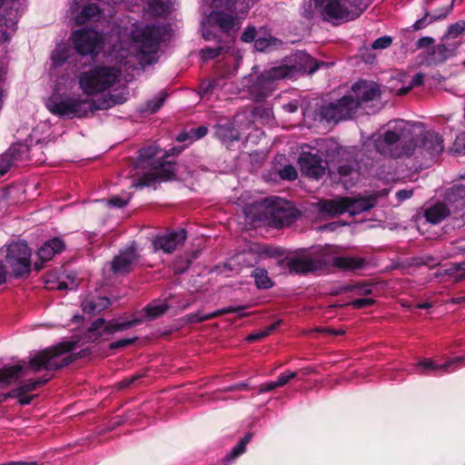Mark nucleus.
I'll list each match as a JSON object with an SVG mask.
<instances>
[{"label": "nucleus", "instance_id": "2", "mask_svg": "<svg viewBox=\"0 0 465 465\" xmlns=\"http://www.w3.org/2000/svg\"><path fill=\"white\" fill-rule=\"evenodd\" d=\"M371 142L380 154L393 158L423 152L434 156L440 154L444 147L437 133L426 131L420 124L403 120L390 123L382 134L372 135Z\"/></svg>", "mask_w": 465, "mask_h": 465}, {"label": "nucleus", "instance_id": "14", "mask_svg": "<svg viewBox=\"0 0 465 465\" xmlns=\"http://www.w3.org/2000/svg\"><path fill=\"white\" fill-rule=\"evenodd\" d=\"M263 204L268 209V215L277 227L290 225L297 218V211L292 203L279 197L267 198L263 201Z\"/></svg>", "mask_w": 465, "mask_h": 465}, {"label": "nucleus", "instance_id": "58", "mask_svg": "<svg viewBox=\"0 0 465 465\" xmlns=\"http://www.w3.org/2000/svg\"><path fill=\"white\" fill-rule=\"evenodd\" d=\"M283 109L288 113H294L298 110V102L292 101L283 105Z\"/></svg>", "mask_w": 465, "mask_h": 465}, {"label": "nucleus", "instance_id": "61", "mask_svg": "<svg viewBox=\"0 0 465 465\" xmlns=\"http://www.w3.org/2000/svg\"><path fill=\"white\" fill-rule=\"evenodd\" d=\"M6 274V268L5 265H3L2 261H0V284L5 282Z\"/></svg>", "mask_w": 465, "mask_h": 465}, {"label": "nucleus", "instance_id": "46", "mask_svg": "<svg viewBox=\"0 0 465 465\" xmlns=\"http://www.w3.org/2000/svg\"><path fill=\"white\" fill-rule=\"evenodd\" d=\"M274 328H275V324H272L269 328H267L265 331H259L256 333H252L247 337V341H255L261 340V339L266 337L272 330H274Z\"/></svg>", "mask_w": 465, "mask_h": 465}, {"label": "nucleus", "instance_id": "28", "mask_svg": "<svg viewBox=\"0 0 465 465\" xmlns=\"http://www.w3.org/2000/svg\"><path fill=\"white\" fill-rule=\"evenodd\" d=\"M64 248V242L58 239L54 238L45 242L38 250V256L43 261L51 260L54 254L60 253Z\"/></svg>", "mask_w": 465, "mask_h": 465}, {"label": "nucleus", "instance_id": "16", "mask_svg": "<svg viewBox=\"0 0 465 465\" xmlns=\"http://www.w3.org/2000/svg\"><path fill=\"white\" fill-rule=\"evenodd\" d=\"M143 318H134L131 321H112L105 324L104 320L100 318L91 324L89 331L97 338L105 334H113L117 331H125L143 322Z\"/></svg>", "mask_w": 465, "mask_h": 465}, {"label": "nucleus", "instance_id": "38", "mask_svg": "<svg viewBox=\"0 0 465 465\" xmlns=\"http://www.w3.org/2000/svg\"><path fill=\"white\" fill-rule=\"evenodd\" d=\"M344 290L346 292H355L359 295H368L372 292V285L370 283H355L347 285Z\"/></svg>", "mask_w": 465, "mask_h": 465}, {"label": "nucleus", "instance_id": "47", "mask_svg": "<svg viewBox=\"0 0 465 465\" xmlns=\"http://www.w3.org/2000/svg\"><path fill=\"white\" fill-rule=\"evenodd\" d=\"M256 29L254 26H248L242 33L241 39L245 43H251L255 39Z\"/></svg>", "mask_w": 465, "mask_h": 465}, {"label": "nucleus", "instance_id": "43", "mask_svg": "<svg viewBox=\"0 0 465 465\" xmlns=\"http://www.w3.org/2000/svg\"><path fill=\"white\" fill-rule=\"evenodd\" d=\"M465 32V22L460 21L450 26L448 34L450 36L457 37L461 33Z\"/></svg>", "mask_w": 465, "mask_h": 465}, {"label": "nucleus", "instance_id": "33", "mask_svg": "<svg viewBox=\"0 0 465 465\" xmlns=\"http://www.w3.org/2000/svg\"><path fill=\"white\" fill-rule=\"evenodd\" d=\"M252 276L255 281V284L259 289H269L272 286V281L268 276L267 271L261 268H256L252 272Z\"/></svg>", "mask_w": 465, "mask_h": 465}, {"label": "nucleus", "instance_id": "7", "mask_svg": "<svg viewBox=\"0 0 465 465\" xmlns=\"http://www.w3.org/2000/svg\"><path fill=\"white\" fill-rule=\"evenodd\" d=\"M302 65L297 64H280L269 69H265L260 75L255 76L253 74H250L248 82L252 81L255 77L256 80L252 84H244L249 89V92L256 100H261L268 95L274 88L277 81L285 78H292L300 71Z\"/></svg>", "mask_w": 465, "mask_h": 465}, {"label": "nucleus", "instance_id": "54", "mask_svg": "<svg viewBox=\"0 0 465 465\" xmlns=\"http://www.w3.org/2000/svg\"><path fill=\"white\" fill-rule=\"evenodd\" d=\"M221 48H204L202 50L204 59H213L220 54Z\"/></svg>", "mask_w": 465, "mask_h": 465}, {"label": "nucleus", "instance_id": "25", "mask_svg": "<svg viewBox=\"0 0 465 465\" xmlns=\"http://www.w3.org/2000/svg\"><path fill=\"white\" fill-rule=\"evenodd\" d=\"M50 378L51 377L48 376L46 378L35 381L30 380L22 384L21 386H19L18 388L13 390L11 394L13 397L18 398L21 404H29L33 397L25 396V393L36 390L38 387H40L41 385L45 384L47 381H49Z\"/></svg>", "mask_w": 465, "mask_h": 465}, {"label": "nucleus", "instance_id": "30", "mask_svg": "<svg viewBox=\"0 0 465 465\" xmlns=\"http://www.w3.org/2000/svg\"><path fill=\"white\" fill-rule=\"evenodd\" d=\"M450 214V211L444 203H436L428 207L424 212V217L433 224L440 223Z\"/></svg>", "mask_w": 465, "mask_h": 465}, {"label": "nucleus", "instance_id": "55", "mask_svg": "<svg viewBox=\"0 0 465 465\" xmlns=\"http://www.w3.org/2000/svg\"><path fill=\"white\" fill-rule=\"evenodd\" d=\"M454 278L457 282L465 280V262H460L456 266V273L454 274Z\"/></svg>", "mask_w": 465, "mask_h": 465}, {"label": "nucleus", "instance_id": "57", "mask_svg": "<svg viewBox=\"0 0 465 465\" xmlns=\"http://www.w3.org/2000/svg\"><path fill=\"white\" fill-rule=\"evenodd\" d=\"M213 84L211 82H203L200 86V94L204 98L210 92H212Z\"/></svg>", "mask_w": 465, "mask_h": 465}, {"label": "nucleus", "instance_id": "26", "mask_svg": "<svg viewBox=\"0 0 465 465\" xmlns=\"http://www.w3.org/2000/svg\"><path fill=\"white\" fill-rule=\"evenodd\" d=\"M75 55L71 48L65 45H57L54 50L51 59L54 68L63 66L65 64H72L75 61Z\"/></svg>", "mask_w": 465, "mask_h": 465}, {"label": "nucleus", "instance_id": "37", "mask_svg": "<svg viewBox=\"0 0 465 465\" xmlns=\"http://www.w3.org/2000/svg\"><path fill=\"white\" fill-rule=\"evenodd\" d=\"M424 75L422 74H416L408 84V85H403L397 91L398 95H405L407 94L411 89L420 86L423 83Z\"/></svg>", "mask_w": 465, "mask_h": 465}, {"label": "nucleus", "instance_id": "23", "mask_svg": "<svg viewBox=\"0 0 465 465\" xmlns=\"http://www.w3.org/2000/svg\"><path fill=\"white\" fill-rule=\"evenodd\" d=\"M240 117L241 115L238 114L232 122L218 124L216 125V136L224 143L238 140L240 137L239 128H241L239 124Z\"/></svg>", "mask_w": 465, "mask_h": 465}, {"label": "nucleus", "instance_id": "3", "mask_svg": "<svg viewBox=\"0 0 465 465\" xmlns=\"http://www.w3.org/2000/svg\"><path fill=\"white\" fill-rule=\"evenodd\" d=\"M165 33L164 26L133 24L130 27L119 29L115 35L111 36L114 43L107 55L129 67H134L135 64H151L156 61L159 45Z\"/></svg>", "mask_w": 465, "mask_h": 465}, {"label": "nucleus", "instance_id": "52", "mask_svg": "<svg viewBox=\"0 0 465 465\" xmlns=\"http://www.w3.org/2000/svg\"><path fill=\"white\" fill-rule=\"evenodd\" d=\"M143 377L142 374H135V375H133L132 377L130 378H127V379H124L123 381H121L119 383H118V387L120 389H124V388H128L130 387L132 384H134L136 381L140 380L141 378Z\"/></svg>", "mask_w": 465, "mask_h": 465}, {"label": "nucleus", "instance_id": "15", "mask_svg": "<svg viewBox=\"0 0 465 465\" xmlns=\"http://www.w3.org/2000/svg\"><path fill=\"white\" fill-rule=\"evenodd\" d=\"M302 173L309 177L319 179L325 173V164L320 149L303 145L298 161Z\"/></svg>", "mask_w": 465, "mask_h": 465}, {"label": "nucleus", "instance_id": "29", "mask_svg": "<svg viewBox=\"0 0 465 465\" xmlns=\"http://www.w3.org/2000/svg\"><path fill=\"white\" fill-rule=\"evenodd\" d=\"M243 309H244V307H240V306H237V307L228 306V307L223 308L221 310L214 311L211 313H203L202 312H198L196 313H192L189 316V319L192 322H199L211 320V319L219 317V316H221L223 314H226V313L240 312Z\"/></svg>", "mask_w": 465, "mask_h": 465}, {"label": "nucleus", "instance_id": "24", "mask_svg": "<svg viewBox=\"0 0 465 465\" xmlns=\"http://www.w3.org/2000/svg\"><path fill=\"white\" fill-rule=\"evenodd\" d=\"M25 147L22 144H14L7 151L0 155V174L4 175L10 167L15 164L20 159Z\"/></svg>", "mask_w": 465, "mask_h": 465}, {"label": "nucleus", "instance_id": "49", "mask_svg": "<svg viewBox=\"0 0 465 465\" xmlns=\"http://www.w3.org/2000/svg\"><path fill=\"white\" fill-rule=\"evenodd\" d=\"M454 151L458 153H465V133L457 136L454 143Z\"/></svg>", "mask_w": 465, "mask_h": 465}, {"label": "nucleus", "instance_id": "13", "mask_svg": "<svg viewBox=\"0 0 465 465\" xmlns=\"http://www.w3.org/2000/svg\"><path fill=\"white\" fill-rule=\"evenodd\" d=\"M359 101L354 99L351 93L345 94L336 102L323 105L321 109V115L327 122L338 123L341 120L350 119L357 111Z\"/></svg>", "mask_w": 465, "mask_h": 465}, {"label": "nucleus", "instance_id": "10", "mask_svg": "<svg viewBox=\"0 0 465 465\" xmlns=\"http://www.w3.org/2000/svg\"><path fill=\"white\" fill-rule=\"evenodd\" d=\"M25 5V0H0V42L9 41Z\"/></svg>", "mask_w": 465, "mask_h": 465}, {"label": "nucleus", "instance_id": "5", "mask_svg": "<svg viewBox=\"0 0 465 465\" xmlns=\"http://www.w3.org/2000/svg\"><path fill=\"white\" fill-rule=\"evenodd\" d=\"M364 260L360 257L344 256L331 246L317 247L307 255L297 256L288 262L292 272L304 273L321 269L322 266H334L342 270L361 268Z\"/></svg>", "mask_w": 465, "mask_h": 465}, {"label": "nucleus", "instance_id": "9", "mask_svg": "<svg viewBox=\"0 0 465 465\" xmlns=\"http://www.w3.org/2000/svg\"><path fill=\"white\" fill-rule=\"evenodd\" d=\"M361 5L360 0H315V7L330 22L354 20L361 14Z\"/></svg>", "mask_w": 465, "mask_h": 465}, {"label": "nucleus", "instance_id": "39", "mask_svg": "<svg viewBox=\"0 0 465 465\" xmlns=\"http://www.w3.org/2000/svg\"><path fill=\"white\" fill-rule=\"evenodd\" d=\"M165 97L166 95L163 93H160L159 94H157L153 99L150 100L146 104V108L144 109V112L153 114L158 111L162 107L165 100Z\"/></svg>", "mask_w": 465, "mask_h": 465}, {"label": "nucleus", "instance_id": "4", "mask_svg": "<svg viewBox=\"0 0 465 465\" xmlns=\"http://www.w3.org/2000/svg\"><path fill=\"white\" fill-rule=\"evenodd\" d=\"M74 346V342H63L37 352L30 359L28 365L16 364L3 368L0 370V383L7 385L15 381L26 368L34 371H40L42 370H57L70 364L74 361V357L65 353L73 350Z\"/></svg>", "mask_w": 465, "mask_h": 465}, {"label": "nucleus", "instance_id": "20", "mask_svg": "<svg viewBox=\"0 0 465 465\" xmlns=\"http://www.w3.org/2000/svg\"><path fill=\"white\" fill-rule=\"evenodd\" d=\"M351 94L361 103L376 99L381 94L380 87L373 82L360 81L352 85Z\"/></svg>", "mask_w": 465, "mask_h": 465}, {"label": "nucleus", "instance_id": "60", "mask_svg": "<svg viewBox=\"0 0 465 465\" xmlns=\"http://www.w3.org/2000/svg\"><path fill=\"white\" fill-rule=\"evenodd\" d=\"M433 43V39L431 37H422L418 41L419 47H424L431 45Z\"/></svg>", "mask_w": 465, "mask_h": 465}, {"label": "nucleus", "instance_id": "63", "mask_svg": "<svg viewBox=\"0 0 465 465\" xmlns=\"http://www.w3.org/2000/svg\"><path fill=\"white\" fill-rule=\"evenodd\" d=\"M299 56L301 60H303L305 63L308 61L313 62V59L311 56L307 55L306 54L301 53L299 54Z\"/></svg>", "mask_w": 465, "mask_h": 465}, {"label": "nucleus", "instance_id": "27", "mask_svg": "<svg viewBox=\"0 0 465 465\" xmlns=\"http://www.w3.org/2000/svg\"><path fill=\"white\" fill-rule=\"evenodd\" d=\"M110 305L106 297L88 296L82 302L83 311L90 314L99 313Z\"/></svg>", "mask_w": 465, "mask_h": 465}, {"label": "nucleus", "instance_id": "64", "mask_svg": "<svg viewBox=\"0 0 465 465\" xmlns=\"http://www.w3.org/2000/svg\"><path fill=\"white\" fill-rule=\"evenodd\" d=\"M430 306H431V305H430V303H429V302H423V303H418V304L416 305V308H418V309H428V308H430Z\"/></svg>", "mask_w": 465, "mask_h": 465}, {"label": "nucleus", "instance_id": "36", "mask_svg": "<svg viewBox=\"0 0 465 465\" xmlns=\"http://www.w3.org/2000/svg\"><path fill=\"white\" fill-rule=\"evenodd\" d=\"M167 307L163 303H152L144 308V317L148 320H153L162 315Z\"/></svg>", "mask_w": 465, "mask_h": 465}, {"label": "nucleus", "instance_id": "42", "mask_svg": "<svg viewBox=\"0 0 465 465\" xmlns=\"http://www.w3.org/2000/svg\"><path fill=\"white\" fill-rule=\"evenodd\" d=\"M272 41H275V39H272V37L270 38H266V37H260L258 39L255 40L254 42V47L257 51H265L266 49H268Z\"/></svg>", "mask_w": 465, "mask_h": 465}, {"label": "nucleus", "instance_id": "22", "mask_svg": "<svg viewBox=\"0 0 465 465\" xmlns=\"http://www.w3.org/2000/svg\"><path fill=\"white\" fill-rule=\"evenodd\" d=\"M465 361V356L453 358L446 362L440 364L431 360H423L417 363L416 368L421 373H429L430 371L449 372L456 369L455 365Z\"/></svg>", "mask_w": 465, "mask_h": 465}, {"label": "nucleus", "instance_id": "59", "mask_svg": "<svg viewBox=\"0 0 465 465\" xmlns=\"http://www.w3.org/2000/svg\"><path fill=\"white\" fill-rule=\"evenodd\" d=\"M278 386L276 384V381L268 382V383L261 385L260 392L270 391L274 390Z\"/></svg>", "mask_w": 465, "mask_h": 465}, {"label": "nucleus", "instance_id": "45", "mask_svg": "<svg viewBox=\"0 0 465 465\" xmlns=\"http://www.w3.org/2000/svg\"><path fill=\"white\" fill-rule=\"evenodd\" d=\"M53 278V275H48V278L45 281L47 289L64 290L68 288V285L64 282L58 281L55 282Z\"/></svg>", "mask_w": 465, "mask_h": 465}, {"label": "nucleus", "instance_id": "1", "mask_svg": "<svg viewBox=\"0 0 465 465\" xmlns=\"http://www.w3.org/2000/svg\"><path fill=\"white\" fill-rule=\"evenodd\" d=\"M121 71L112 66H94L79 76V85L84 94L51 95L45 103L47 109L55 115L83 117L95 110H104L123 104V95H109L94 102L85 94H96L113 87L119 82Z\"/></svg>", "mask_w": 465, "mask_h": 465}, {"label": "nucleus", "instance_id": "6", "mask_svg": "<svg viewBox=\"0 0 465 465\" xmlns=\"http://www.w3.org/2000/svg\"><path fill=\"white\" fill-rule=\"evenodd\" d=\"M165 153L157 145H150L140 151L139 157L130 172L134 187L152 184L157 179H170L174 174V166L171 162H163Z\"/></svg>", "mask_w": 465, "mask_h": 465}, {"label": "nucleus", "instance_id": "32", "mask_svg": "<svg viewBox=\"0 0 465 465\" xmlns=\"http://www.w3.org/2000/svg\"><path fill=\"white\" fill-rule=\"evenodd\" d=\"M100 15V8L95 4L85 6L75 17L77 25H84L91 20H97Z\"/></svg>", "mask_w": 465, "mask_h": 465}, {"label": "nucleus", "instance_id": "53", "mask_svg": "<svg viewBox=\"0 0 465 465\" xmlns=\"http://www.w3.org/2000/svg\"><path fill=\"white\" fill-rule=\"evenodd\" d=\"M296 375L297 373L294 371H289L287 373L282 374L276 381L277 386L282 387L285 385L291 379L296 377Z\"/></svg>", "mask_w": 465, "mask_h": 465}, {"label": "nucleus", "instance_id": "34", "mask_svg": "<svg viewBox=\"0 0 465 465\" xmlns=\"http://www.w3.org/2000/svg\"><path fill=\"white\" fill-rule=\"evenodd\" d=\"M147 11L155 16L163 15L169 11V5L163 0H147Z\"/></svg>", "mask_w": 465, "mask_h": 465}, {"label": "nucleus", "instance_id": "48", "mask_svg": "<svg viewBox=\"0 0 465 465\" xmlns=\"http://www.w3.org/2000/svg\"><path fill=\"white\" fill-rule=\"evenodd\" d=\"M391 44V38L389 36H383L376 39L372 44L373 49H383L390 46Z\"/></svg>", "mask_w": 465, "mask_h": 465}, {"label": "nucleus", "instance_id": "21", "mask_svg": "<svg viewBox=\"0 0 465 465\" xmlns=\"http://www.w3.org/2000/svg\"><path fill=\"white\" fill-rule=\"evenodd\" d=\"M438 2L439 1H435L432 3L431 6L430 7V11L426 14V15L413 24L412 27L414 30H420L432 21L445 18L447 16L451 9V5L449 1H447L446 5L441 6Z\"/></svg>", "mask_w": 465, "mask_h": 465}, {"label": "nucleus", "instance_id": "51", "mask_svg": "<svg viewBox=\"0 0 465 465\" xmlns=\"http://www.w3.org/2000/svg\"><path fill=\"white\" fill-rule=\"evenodd\" d=\"M374 303V300L371 298H361L351 302V305L355 308H363L371 306Z\"/></svg>", "mask_w": 465, "mask_h": 465}, {"label": "nucleus", "instance_id": "31", "mask_svg": "<svg viewBox=\"0 0 465 465\" xmlns=\"http://www.w3.org/2000/svg\"><path fill=\"white\" fill-rule=\"evenodd\" d=\"M456 45H445L440 44L434 46L431 52V59L435 63H442L450 56H452L455 53Z\"/></svg>", "mask_w": 465, "mask_h": 465}, {"label": "nucleus", "instance_id": "44", "mask_svg": "<svg viewBox=\"0 0 465 465\" xmlns=\"http://www.w3.org/2000/svg\"><path fill=\"white\" fill-rule=\"evenodd\" d=\"M135 340H136L135 337L122 339V340L111 342L109 345V348L111 350H117V349L124 348L126 346L133 344L135 341Z\"/></svg>", "mask_w": 465, "mask_h": 465}, {"label": "nucleus", "instance_id": "8", "mask_svg": "<svg viewBox=\"0 0 465 465\" xmlns=\"http://www.w3.org/2000/svg\"><path fill=\"white\" fill-rule=\"evenodd\" d=\"M376 204V197H340L324 200L318 203V208L322 215L336 216L344 213L355 215L369 211Z\"/></svg>", "mask_w": 465, "mask_h": 465}, {"label": "nucleus", "instance_id": "41", "mask_svg": "<svg viewBox=\"0 0 465 465\" xmlns=\"http://www.w3.org/2000/svg\"><path fill=\"white\" fill-rule=\"evenodd\" d=\"M252 434L248 433L244 436V438L240 441V443L235 446L232 450V455L233 457H237L244 452L246 444L251 440Z\"/></svg>", "mask_w": 465, "mask_h": 465}, {"label": "nucleus", "instance_id": "35", "mask_svg": "<svg viewBox=\"0 0 465 465\" xmlns=\"http://www.w3.org/2000/svg\"><path fill=\"white\" fill-rule=\"evenodd\" d=\"M207 127L199 126L197 128L191 129L189 133H183L178 135L177 141L185 142L187 140H198L206 135Z\"/></svg>", "mask_w": 465, "mask_h": 465}, {"label": "nucleus", "instance_id": "18", "mask_svg": "<svg viewBox=\"0 0 465 465\" xmlns=\"http://www.w3.org/2000/svg\"><path fill=\"white\" fill-rule=\"evenodd\" d=\"M186 239L184 230H178L157 236L153 242V250H163L166 253H171L181 246Z\"/></svg>", "mask_w": 465, "mask_h": 465}, {"label": "nucleus", "instance_id": "17", "mask_svg": "<svg viewBox=\"0 0 465 465\" xmlns=\"http://www.w3.org/2000/svg\"><path fill=\"white\" fill-rule=\"evenodd\" d=\"M279 254L277 251L267 245H253L248 252L238 253L231 259L227 264L231 269L235 263H242L245 266H252L257 263L262 256H275Z\"/></svg>", "mask_w": 465, "mask_h": 465}, {"label": "nucleus", "instance_id": "11", "mask_svg": "<svg viewBox=\"0 0 465 465\" xmlns=\"http://www.w3.org/2000/svg\"><path fill=\"white\" fill-rule=\"evenodd\" d=\"M71 40L75 51L82 55L96 56L104 45V37L97 31L89 28L74 31Z\"/></svg>", "mask_w": 465, "mask_h": 465}, {"label": "nucleus", "instance_id": "62", "mask_svg": "<svg viewBox=\"0 0 465 465\" xmlns=\"http://www.w3.org/2000/svg\"><path fill=\"white\" fill-rule=\"evenodd\" d=\"M0 465H36L35 462H25V461H10L6 463H2Z\"/></svg>", "mask_w": 465, "mask_h": 465}, {"label": "nucleus", "instance_id": "12", "mask_svg": "<svg viewBox=\"0 0 465 465\" xmlns=\"http://www.w3.org/2000/svg\"><path fill=\"white\" fill-rule=\"evenodd\" d=\"M31 250L22 242H12L5 251V262L10 273L15 277L28 274L31 266Z\"/></svg>", "mask_w": 465, "mask_h": 465}, {"label": "nucleus", "instance_id": "56", "mask_svg": "<svg viewBox=\"0 0 465 465\" xmlns=\"http://www.w3.org/2000/svg\"><path fill=\"white\" fill-rule=\"evenodd\" d=\"M413 195V190H399L396 193V197L400 203L403 202L404 200L410 199Z\"/></svg>", "mask_w": 465, "mask_h": 465}, {"label": "nucleus", "instance_id": "50", "mask_svg": "<svg viewBox=\"0 0 465 465\" xmlns=\"http://www.w3.org/2000/svg\"><path fill=\"white\" fill-rule=\"evenodd\" d=\"M130 200V196L127 195L126 197H121V196H113L109 201L108 203L112 206L115 207H123Z\"/></svg>", "mask_w": 465, "mask_h": 465}, {"label": "nucleus", "instance_id": "40", "mask_svg": "<svg viewBox=\"0 0 465 465\" xmlns=\"http://www.w3.org/2000/svg\"><path fill=\"white\" fill-rule=\"evenodd\" d=\"M280 176L283 180L293 181L297 178V171L292 165H285L280 171Z\"/></svg>", "mask_w": 465, "mask_h": 465}, {"label": "nucleus", "instance_id": "19", "mask_svg": "<svg viewBox=\"0 0 465 465\" xmlns=\"http://www.w3.org/2000/svg\"><path fill=\"white\" fill-rule=\"evenodd\" d=\"M138 255L134 246L120 252V253L114 257L111 263V267L114 272L124 274L131 272L134 265L137 263Z\"/></svg>", "mask_w": 465, "mask_h": 465}]
</instances>
